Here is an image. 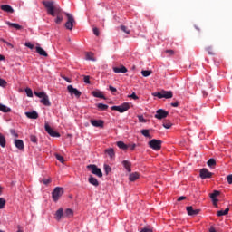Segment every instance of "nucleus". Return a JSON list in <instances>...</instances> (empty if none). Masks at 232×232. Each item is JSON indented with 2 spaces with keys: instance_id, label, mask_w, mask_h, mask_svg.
I'll return each instance as SVG.
<instances>
[{
  "instance_id": "1",
  "label": "nucleus",
  "mask_w": 232,
  "mask_h": 232,
  "mask_svg": "<svg viewBox=\"0 0 232 232\" xmlns=\"http://www.w3.org/2000/svg\"><path fill=\"white\" fill-rule=\"evenodd\" d=\"M42 3L46 8L48 15L56 17L54 23L61 24V23H63V9L55 5V2L53 1H43Z\"/></svg>"
},
{
  "instance_id": "2",
  "label": "nucleus",
  "mask_w": 232,
  "mask_h": 232,
  "mask_svg": "<svg viewBox=\"0 0 232 232\" xmlns=\"http://www.w3.org/2000/svg\"><path fill=\"white\" fill-rule=\"evenodd\" d=\"M153 97H158V99H173V92L171 91H161L152 93Z\"/></svg>"
},
{
  "instance_id": "3",
  "label": "nucleus",
  "mask_w": 232,
  "mask_h": 232,
  "mask_svg": "<svg viewBox=\"0 0 232 232\" xmlns=\"http://www.w3.org/2000/svg\"><path fill=\"white\" fill-rule=\"evenodd\" d=\"M64 194V189L61 187H56L52 192L53 200L57 202L61 197Z\"/></svg>"
},
{
  "instance_id": "4",
  "label": "nucleus",
  "mask_w": 232,
  "mask_h": 232,
  "mask_svg": "<svg viewBox=\"0 0 232 232\" xmlns=\"http://www.w3.org/2000/svg\"><path fill=\"white\" fill-rule=\"evenodd\" d=\"M87 169H91V173H92V175H96V177H99V179H102V170L98 168L97 165H88Z\"/></svg>"
},
{
  "instance_id": "5",
  "label": "nucleus",
  "mask_w": 232,
  "mask_h": 232,
  "mask_svg": "<svg viewBox=\"0 0 232 232\" xmlns=\"http://www.w3.org/2000/svg\"><path fill=\"white\" fill-rule=\"evenodd\" d=\"M67 17V22L65 23V28L67 30H73V24L75 23V18L70 13H65Z\"/></svg>"
},
{
  "instance_id": "6",
  "label": "nucleus",
  "mask_w": 232,
  "mask_h": 232,
  "mask_svg": "<svg viewBox=\"0 0 232 232\" xmlns=\"http://www.w3.org/2000/svg\"><path fill=\"white\" fill-rule=\"evenodd\" d=\"M130 108V103L124 102L120 106H112L111 110L114 111H119V113H124V111H128Z\"/></svg>"
},
{
  "instance_id": "7",
  "label": "nucleus",
  "mask_w": 232,
  "mask_h": 232,
  "mask_svg": "<svg viewBox=\"0 0 232 232\" xmlns=\"http://www.w3.org/2000/svg\"><path fill=\"white\" fill-rule=\"evenodd\" d=\"M149 146L152 150L159 151V150H160V148H162V141L160 140L153 139L152 140L149 141Z\"/></svg>"
},
{
  "instance_id": "8",
  "label": "nucleus",
  "mask_w": 232,
  "mask_h": 232,
  "mask_svg": "<svg viewBox=\"0 0 232 232\" xmlns=\"http://www.w3.org/2000/svg\"><path fill=\"white\" fill-rule=\"evenodd\" d=\"M169 115V112L166 111L164 109H159L156 111L155 119H158L159 121H162V119H166Z\"/></svg>"
},
{
  "instance_id": "9",
  "label": "nucleus",
  "mask_w": 232,
  "mask_h": 232,
  "mask_svg": "<svg viewBox=\"0 0 232 232\" xmlns=\"http://www.w3.org/2000/svg\"><path fill=\"white\" fill-rule=\"evenodd\" d=\"M44 128H45V131H47L51 137H61V134L53 130V129H52V127H50L48 123H45Z\"/></svg>"
},
{
  "instance_id": "10",
  "label": "nucleus",
  "mask_w": 232,
  "mask_h": 232,
  "mask_svg": "<svg viewBox=\"0 0 232 232\" xmlns=\"http://www.w3.org/2000/svg\"><path fill=\"white\" fill-rule=\"evenodd\" d=\"M67 90H68V92H69V93L71 94V95H75V97H81V95H82V93L81 92V91H79V90H77V89H75V88H73L72 85H68L67 86Z\"/></svg>"
},
{
  "instance_id": "11",
  "label": "nucleus",
  "mask_w": 232,
  "mask_h": 232,
  "mask_svg": "<svg viewBox=\"0 0 232 232\" xmlns=\"http://www.w3.org/2000/svg\"><path fill=\"white\" fill-rule=\"evenodd\" d=\"M199 176L203 179H211V177H213V173L209 172V170H208V169H202L199 172Z\"/></svg>"
},
{
  "instance_id": "12",
  "label": "nucleus",
  "mask_w": 232,
  "mask_h": 232,
  "mask_svg": "<svg viewBox=\"0 0 232 232\" xmlns=\"http://www.w3.org/2000/svg\"><path fill=\"white\" fill-rule=\"evenodd\" d=\"M90 122L94 128H104V121L102 120H91Z\"/></svg>"
},
{
  "instance_id": "13",
  "label": "nucleus",
  "mask_w": 232,
  "mask_h": 232,
  "mask_svg": "<svg viewBox=\"0 0 232 232\" xmlns=\"http://www.w3.org/2000/svg\"><path fill=\"white\" fill-rule=\"evenodd\" d=\"M188 215L190 217H195V215H198L200 213V209H193L192 206L187 207L186 208Z\"/></svg>"
},
{
  "instance_id": "14",
  "label": "nucleus",
  "mask_w": 232,
  "mask_h": 232,
  "mask_svg": "<svg viewBox=\"0 0 232 232\" xmlns=\"http://www.w3.org/2000/svg\"><path fill=\"white\" fill-rule=\"evenodd\" d=\"M25 116L27 119H39V113H37L35 111L25 112Z\"/></svg>"
},
{
  "instance_id": "15",
  "label": "nucleus",
  "mask_w": 232,
  "mask_h": 232,
  "mask_svg": "<svg viewBox=\"0 0 232 232\" xmlns=\"http://www.w3.org/2000/svg\"><path fill=\"white\" fill-rule=\"evenodd\" d=\"M0 8L3 10V12H7V14H14V8H12V6L9 5H2Z\"/></svg>"
},
{
  "instance_id": "16",
  "label": "nucleus",
  "mask_w": 232,
  "mask_h": 232,
  "mask_svg": "<svg viewBox=\"0 0 232 232\" xmlns=\"http://www.w3.org/2000/svg\"><path fill=\"white\" fill-rule=\"evenodd\" d=\"M40 102L44 104V106H52V102H50V98L44 94V96L41 99Z\"/></svg>"
},
{
  "instance_id": "17",
  "label": "nucleus",
  "mask_w": 232,
  "mask_h": 232,
  "mask_svg": "<svg viewBox=\"0 0 232 232\" xmlns=\"http://www.w3.org/2000/svg\"><path fill=\"white\" fill-rule=\"evenodd\" d=\"M113 72L115 73H126V72H128V69L124 65H121V67H114Z\"/></svg>"
},
{
  "instance_id": "18",
  "label": "nucleus",
  "mask_w": 232,
  "mask_h": 232,
  "mask_svg": "<svg viewBox=\"0 0 232 232\" xmlns=\"http://www.w3.org/2000/svg\"><path fill=\"white\" fill-rule=\"evenodd\" d=\"M35 50L42 57H48V53H46L41 46H36Z\"/></svg>"
},
{
  "instance_id": "19",
  "label": "nucleus",
  "mask_w": 232,
  "mask_h": 232,
  "mask_svg": "<svg viewBox=\"0 0 232 232\" xmlns=\"http://www.w3.org/2000/svg\"><path fill=\"white\" fill-rule=\"evenodd\" d=\"M14 146L18 150H24V142H23V140H14Z\"/></svg>"
},
{
  "instance_id": "20",
  "label": "nucleus",
  "mask_w": 232,
  "mask_h": 232,
  "mask_svg": "<svg viewBox=\"0 0 232 232\" xmlns=\"http://www.w3.org/2000/svg\"><path fill=\"white\" fill-rule=\"evenodd\" d=\"M89 184H92V186H94L95 188H97L99 186V180H97L93 176H90L89 177Z\"/></svg>"
},
{
  "instance_id": "21",
  "label": "nucleus",
  "mask_w": 232,
  "mask_h": 232,
  "mask_svg": "<svg viewBox=\"0 0 232 232\" xmlns=\"http://www.w3.org/2000/svg\"><path fill=\"white\" fill-rule=\"evenodd\" d=\"M122 164L125 169L128 171V173H131V162L128 160H123Z\"/></svg>"
},
{
  "instance_id": "22",
  "label": "nucleus",
  "mask_w": 232,
  "mask_h": 232,
  "mask_svg": "<svg viewBox=\"0 0 232 232\" xmlns=\"http://www.w3.org/2000/svg\"><path fill=\"white\" fill-rule=\"evenodd\" d=\"M220 195V192L218 190H215L212 194H210V198L212 199V202H218V199H217V197Z\"/></svg>"
},
{
  "instance_id": "23",
  "label": "nucleus",
  "mask_w": 232,
  "mask_h": 232,
  "mask_svg": "<svg viewBox=\"0 0 232 232\" xmlns=\"http://www.w3.org/2000/svg\"><path fill=\"white\" fill-rule=\"evenodd\" d=\"M0 111H3V113H10V111H12V109L0 103Z\"/></svg>"
},
{
  "instance_id": "24",
  "label": "nucleus",
  "mask_w": 232,
  "mask_h": 232,
  "mask_svg": "<svg viewBox=\"0 0 232 232\" xmlns=\"http://www.w3.org/2000/svg\"><path fill=\"white\" fill-rule=\"evenodd\" d=\"M116 145L120 150H128V148H130V146L126 145L123 141H117Z\"/></svg>"
},
{
  "instance_id": "25",
  "label": "nucleus",
  "mask_w": 232,
  "mask_h": 232,
  "mask_svg": "<svg viewBox=\"0 0 232 232\" xmlns=\"http://www.w3.org/2000/svg\"><path fill=\"white\" fill-rule=\"evenodd\" d=\"M63 208H59L56 213H55V218L56 220H61V218H63Z\"/></svg>"
},
{
  "instance_id": "26",
  "label": "nucleus",
  "mask_w": 232,
  "mask_h": 232,
  "mask_svg": "<svg viewBox=\"0 0 232 232\" xmlns=\"http://www.w3.org/2000/svg\"><path fill=\"white\" fill-rule=\"evenodd\" d=\"M105 153H107V155H109L111 159H113V157H115V150L112 148L106 149Z\"/></svg>"
},
{
  "instance_id": "27",
  "label": "nucleus",
  "mask_w": 232,
  "mask_h": 232,
  "mask_svg": "<svg viewBox=\"0 0 232 232\" xmlns=\"http://www.w3.org/2000/svg\"><path fill=\"white\" fill-rule=\"evenodd\" d=\"M137 179H139V173H137V172L131 173L129 176V179L130 180V182H135V180H137Z\"/></svg>"
},
{
  "instance_id": "28",
  "label": "nucleus",
  "mask_w": 232,
  "mask_h": 232,
  "mask_svg": "<svg viewBox=\"0 0 232 232\" xmlns=\"http://www.w3.org/2000/svg\"><path fill=\"white\" fill-rule=\"evenodd\" d=\"M0 146L1 148H5L6 146V138H5L2 133H0Z\"/></svg>"
},
{
  "instance_id": "29",
  "label": "nucleus",
  "mask_w": 232,
  "mask_h": 232,
  "mask_svg": "<svg viewBox=\"0 0 232 232\" xmlns=\"http://www.w3.org/2000/svg\"><path fill=\"white\" fill-rule=\"evenodd\" d=\"M6 24L8 26H12L13 28H15L16 30H22L23 29V26H21L17 24L11 23V22H6Z\"/></svg>"
},
{
  "instance_id": "30",
  "label": "nucleus",
  "mask_w": 232,
  "mask_h": 232,
  "mask_svg": "<svg viewBox=\"0 0 232 232\" xmlns=\"http://www.w3.org/2000/svg\"><path fill=\"white\" fill-rule=\"evenodd\" d=\"M92 95L93 97H97L98 99H104V95L99 91L92 92Z\"/></svg>"
},
{
  "instance_id": "31",
  "label": "nucleus",
  "mask_w": 232,
  "mask_h": 232,
  "mask_svg": "<svg viewBox=\"0 0 232 232\" xmlns=\"http://www.w3.org/2000/svg\"><path fill=\"white\" fill-rule=\"evenodd\" d=\"M229 213V208H227L225 210L218 211V217H224V215H227Z\"/></svg>"
},
{
  "instance_id": "32",
  "label": "nucleus",
  "mask_w": 232,
  "mask_h": 232,
  "mask_svg": "<svg viewBox=\"0 0 232 232\" xmlns=\"http://www.w3.org/2000/svg\"><path fill=\"white\" fill-rule=\"evenodd\" d=\"M141 134L143 137H147V139H151V135H150V130L148 129L141 130Z\"/></svg>"
},
{
  "instance_id": "33",
  "label": "nucleus",
  "mask_w": 232,
  "mask_h": 232,
  "mask_svg": "<svg viewBox=\"0 0 232 232\" xmlns=\"http://www.w3.org/2000/svg\"><path fill=\"white\" fill-rule=\"evenodd\" d=\"M97 108L99 110H102V111H106V110H108V105L104 104V103H99L97 105Z\"/></svg>"
},
{
  "instance_id": "34",
  "label": "nucleus",
  "mask_w": 232,
  "mask_h": 232,
  "mask_svg": "<svg viewBox=\"0 0 232 232\" xmlns=\"http://www.w3.org/2000/svg\"><path fill=\"white\" fill-rule=\"evenodd\" d=\"M64 216L65 217H73V210L72 208H67L64 211Z\"/></svg>"
},
{
  "instance_id": "35",
  "label": "nucleus",
  "mask_w": 232,
  "mask_h": 232,
  "mask_svg": "<svg viewBox=\"0 0 232 232\" xmlns=\"http://www.w3.org/2000/svg\"><path fill=\"white\" fill-rule=\"evenodd\" d=\"M207 164L208 166H209V168H212V166H215L217 164V161L215 160V159H209Z\"/></svg>"
},
{
  "instance_id": "36",
  "label": "nucleus",
  "mask_w": 232,
  "mask_h": 232,
  "mask_svg": "<svg viewBox=\"0 0 232 232\" xmlns=\"http://www.w3.org/2000/svg\"><path fill=\"white\" fill-rule=\"evenodd\" d=\"M34 95L36 97H39V99H43L44 95H46V92H34Z\"/></svg>"
},
{
  "instance_id": "37",
  "label": "nucleus",
  "mask_w": 232,
  "mask_h": 232,
  "mask_svg": "<svg viewBox=\"0 0 232 232\" xmlns=\"http://www.w3.org/2000/svg\"><path fill=\"white\" fill-rule=\"evenodd\" d=\"M85 57L87 61H95V59L93 58L92 53H86Z\"/></svg>"
},
{
  "instance_id": "38",
  "label": "nucleus",
  "mask_w": 232,
  "mask_h": 232,
  "mask_svg": "<svg viewBox=\"0 0 232 232\" xmlns=\"http://www.w3.org/2000/svg\"><path fill=\"white\" fill-rule=\"evenodd\" d=\"M55 158L57 159V160H59V162L64 164V157H63L61 154H55Z\"/></svg>"
},
{
  "instance_id": "39",
  "label": "nucleus",
  "mask_w": 232,
  "mask_h": 232,
  "mask_svg": "<svg viewBox=\"0 0 232 232\" xmlns=\"http://www.w3.org/2000/svg\"><path fill=\"white\" fill-rule=\"evenodd\" d=\"M25 93H26L27 97H34V92H32V89H30V88L25 89Z\"/></svg>"
},
{
  "instance_id": "40",
  "label": "nucleus",
  "mask_w": 232,
  "mask_h": 232,
  "mask_svg": "<svg viewBox=\"0 0 232 232\" xmlns=\"http://www.w3.org/2000/svg\"><path fill=\"white\" fill-rule=\"evenodd\" d=\"M172 124L171 121H164L163 122V127L166 128V130H169V128H171Z\"/></svg>"
},
{
  "instance_id": "41",
  "label": "nucleus",
  "mask_w": 232,
  "mask_h": 232,
  "mask_svg": "<svg viewBox=\"0 0 232 232\" xmlns=\"http://www.w3.org/2000/svg\"><path fill=\"white\" fill-rule=\"evenodd\" d=\"M6 205V200H5V198H0V209H3V208H5V206Z\"/></svg>"
},
{
  "instance_id": "42",
  "label": "nucleus",
  "mask_w": 232,
  "mask_h": 232,
  "mask_svg": "<svg viewBox=\"0 0 232 232\" xmlns=\"http://www.w3.org/2000/svg\"><path fill=\"white\" fill-rule=\"evenodd\" d=\"M151 73V71H141V74L143 75V77H150Z\"/></svg>"
},
{
  "instance_id": "43",
  "label": "nucleus",
  "mask_w": 232,
  "mask_h": 232,
  "mask_svg": "<svg viewBox=\"0 0 232 232\" xmlns=\"http://www.w3.org/2000/svg\"><path fill=\"white\" fill-rule=\"evenodd\" d=\"M104 171L106 175H108L109 173L111 172V167H110L109 165H104Z\"/></svg>"
},
{
  "instance_id": "44",
  "label": "nucleus",
  "mask_w": 232,
  "mask_h": 232,
  "mask_svg": "<svg viewBox=\"0 0 232 232\" xmlns=\"http://www.w3.org/2000/svg\"><path fill=\"white\" fill-rule=\"evenodd\" d=\"M41 182H42L43 184H44L45 186H48V184H50V182H52V179H43L41 180Z\"/></svg>"
},
{
  "instance_id": "45",
  "label": "nucleus",
  "mask_w": 232,
  "mask_h": 232,
  "mask_svg": "<svg viewBox=\"0 0 232 232\" xmlns=\"http://www.w3.org/2000/svg\"><path fill=\"white\" fill-rule=\"evenodd\" d=\"M206 51L208 52V55H215V53H213V47L208 46L206 48Z\"/></svg>"
},
{
  "instance_id": "46",
  "label": "nucleus",
  "mask_w": 232,
  "mask_h": 232,
  "mask_svg": "<svg viewBox=\"0 0 232 232\" xmlns=\"http://www.w3.org/2000/svg\"><path fill=\"white\" fill-rule=\"evenodd\" d=\"M31 142H34V144H37V137L35 135L30 136Z\"/></svg>"
},
{
  "instance_id": "47",
  "label": "nucleus",
  "mask_w": 232,
  "mask_h": 232,
  "mask_svg": "<svg viewBox=\"0 0 232 232\" xmlns=\"http://www.w3.org/2000/svg\"><path fill=\"white\" fill-rule=\"evenodd\" d=\"M6 84H7V82L4 79L0 78V86L2 88H6Z\"/></svg>"
},
{
  "instance_id": "48",
  "label": "nucleus",
  "mask_w": 232,
  "mask_h": 232,
  "mask_svg": "<svg viewBox=\"0 0 232 232\" xmlns=\"http://www.w3.org/2000/svg\"><path fill=\"white\" fill-rule=\"evenodd\" d=\"M121 30L125 34H130V30H128V27H126L125 25H121Z\"/></svg>"
},
{
  "instance_id": "49",
  "label": "nucleus",
  "mask_w": 232,
  "mask_h": 232,
  "mask_svg": "<svg viewBox=\"0 0 232 232\" xmlns=\"http://www.w3.org/2000/svg\"><path fill=\"white\" fill-rule=\"evenodd\" d=\"M83 82H85V84H90V76L84 75Z\"/></svg>"
},
{
  "instance_id": "50",
  "label": "nucleus",
  "mask_w": 232,
  "mask_h": 232,
  "mask_svg": "<svg viewBox=\"0 0 232 232\" xmlns=\"http://www.w3.org/2000/svg\"><path fill=\"white\" fill-rule=\"evenodd\" d=\"M24 46H26L27 48H30V50H34V44H32V43L30 42L25 43Z\"/></svg>"
},
{
  "instance_id": "51",
  "label": "nucleus",
  "mask_w": 232,
  "mask_h": 232,
  "mask_svg": "<svg viewBox=\"0 0 232 232\" xmlns=\"http://www.w3.org/2000/svg\"><path fill=\"white\" fill-rule=\"evenodd\" d=\"M138 119L140 122H143V123L147 122L146 119H144V116L142 115H139Z\"/></svg>"
},
{
  "instance_id": "52",
  "label": "nucleus",
  "mask_w": 232,
  "mask_h": 232,
  "mask_svg": "<svg viewBox=\"0 0 232 232\" xmlns=\"http://www.w3.org/2000/svg\"><path fill=\"white\" fill-rule=\"evenodd\" d=\"M227 181L228 184H232V174H229L227 176Z\"/></svg>"
},
{
  "instance_id": "53",
  "label": "nucleus",
  "mask_w": 232,
  "mask_h": 232,
  "mask_svg": "<svg viewBox=\"0 0 232 232\" xmlns=\"http://www.w3.org/2000/svg\"><path fill=\"white\" fill-rule=\"evenodd\" d=\"M129 97L130 99H134V101H137V99H139V96H137V94H135V92H133L132 94L129 95Z\"/></svg>"
},
{
  "instance_id": "54",
  "label": "nucleus",
  "mask_w": 232,
  "mask_h": 232,
  "mask_svg": "<svg viewBox=\"0 0 232 232\" xmlns=\"http://www.w3.org/2000/svg\"><path fill=\"white\" fill-rule=\"evenodd\" d=\"M109 90L111 92V93H115L117 92V88H115L111 85L109 86Z\"/></svg>"
},
{
  "instance_id": "55",
  "label": "nucleus",
  "mask_w": 232,
  "mask_h": 232,
  "mask_svg": "<svg viewBox=\"0 0 232 232\" xmlns=\"http://www.w3.org/2000/svg\"><path fill=\"white\" fill-rule=\"evenodd\" d=\"M140 232H153V229L148 228V227H144V228H142L141 231H140Z\"/></svg>"
},
{
  "instance_id": "56",
  "label": "nucleus",
  "mask_w": 232,
  "mask_h": 232,
  "mask_svg": "<svg viewBox=\"0 0 232 232\" xmlns=\"http://www.w3.org/2000/svg\"><path fill=\"white\" fill-rule=\"evenodd\" d=\"M93 34H94V35H96L97 37H99V28L94 27V28H93Z\"/></svg>"
},
{
  "instance_id": "57",
  "label": "nucleus",
  "mask_w": 232,
  "mask_h": 232,
  "mask_svg": "<svg viewBox=\"0 0 232 232\" xmlns=\"http://www.w3.org/2000/svg\"><path fill=\"white\" fill-rule=\"evenodd\" d=\"M170 106L173 108H179V101H176L175 102L170 103Z\"/></svg>"
},
{
  "instance_id": "58",
  "label": "nucleus",
  "mask_w": 232,
  "mask_h": 232,
  "mask_svg": "<svg viewBox=\"0 0 232 232\" xmlns=\"http://www.w3.org/2000/svg\"><path fill=\"white\" fill-rule=\"evenodd\" d=\"M166 53H169V55H175V51H173V50H167Z\"/></svg>"
},
{
  "instance_id": "59",
  "label": "nucleus",
  "mask_w": 232,
  "mask_h": 232,
  "mask_svg": "<svg viewBox=\"0 0 232 232\" xmlns=\"http://www.w3.org/2000/svg\"><path fill=\"white\" fill-rule=\"evenodd\" d=\"M10 131H11V134L14 135V137H19L15 132V130L12 129Z\"/></svg>"
},
{
  "instance_id": "60",
  "label": "nucleus",
  "mask_w": 232,
  "mask_h": 232,
  "mask_svg": "<svg viewBox=\"0 0 232 232\" xmlns=\"http://www.w3.org/2000/svg\"><path fill=\"white\" fill-rule=\"evenodd\" d=\"M182 200H186V197L185 196H181L178 198V202H182Z\"/></svg>"
},
{
  "instance_id": "61",
  "label": "nucleus",
  "mask_w": 232,
  "mask_h": 232,
  "mask_svg": "<svg viewBox=\"0 0 232 232\" xmlns=\"http://www.w3.org/2000/svg\"><path fill=\"white\" fill-rule=\"evenodd\" d=\"M129 148L131 150V151H133V150H135V148H137L136 144H132V145H128Z\"/></svg>"
},
{
  "instance_id": "62",
  "label": "nucleus",
  "mask_w": 232,
  "mask_h": 232,
  "mask_svg": "<svg viewBox=\"0 0 232 232\" xmlns=\"http://www.w3.org/2000/svg\"><path fill=\"white\" fill-rule=\"evenodd\" d=\"M64 81H66L67 82H72V80H70V78L68 77H63Z\"/></svg>"
},
{
  "instance_id": "63",
  "label": "nucleus",
  "mask_w": 232,
  "mask_h": 232,
  "mask_svg": "<svg viewBox=\"0 0 232 232\" xmlns=\"http://www.w3.org/2000/svg\"><path fill=\"white\" fill-rule=\"evenodd\" d=\"M0 61H5V56L3 54H0Z\"/></svg>"
},
{
  "instance_id": "64",
  "label": "nucleus",
  "mask_w": 232,
  "mask_h": 232,
  "mask_svg": "<svg viewBox=\"0 0 232 232\" xmlns=\"http://www.w3.org/2000/svg\"><path fill=\"white\" fill-rule=\"evenodd\" d=\"M6 44H7V46H11V48H14V45H12V44L6 42Z\"/></svg>"
}]
</instances>
